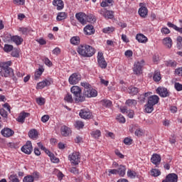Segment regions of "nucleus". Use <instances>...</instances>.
Returning a JSON list of instances; mask_svg holds the SVG:
<instances>
[{
	"mask_svg": "<svg viewBox=\"0 0 182 182\" xmlns=\"http://www.w3.org/2000/svg\"><path fill=\"white\" fill-rule=\"evenodd\" d=\"M127 106H129V107H132L133 106H136L137 105V101L135 100H128L126 101Z\"/></svg>",
	"mask_w": 182,
	"mask_h": 182,
	"instance_id": "nucleus-37",
	"label": "nucleus"
},
{
	"mask_svg": "<svg viewBox=\"0 0 182 182\" xmlns=\"http://www.w3.org/2000/svg\"><path fill=\"white\" fill-rule=\"evenodd\" d=\"M136 39L138 41V42H139V43H146V42L148 41L147 37L142 33L137 34Z\"/></svg>",
	"mask_w": 182,
	"mask_h": 182,
	"instance_id": "nucleus-23",
	"label": "nucleus"
},
{
	"mask_svg": "<svg viewBox=\"0 0 182 182\" xmlns=\"http://www.w3.org/2000/svg\"><path fill=\"white\" fill-rule=\"evenodd\" d=\"M43 70H45L43 68H39L38 70H37L35 73V75H34L35 79H39V77H41V76L43 73Z\"/></svg>",
	"mask_w": 182,
	"mask_h": 182,
	"instance_id": "nucleus-39",
	"label": "nucleus"
},
{
	"mask_svg": "<svg viewBox=\"0 0 182 182\" xmlns=\"http://www.w3.org/2000/svg\"><path fill=\"white\" fill-rule=\"evenodd\" d=\"M72 45H79L80 43V38L79 36H73L70 38Z\"/></svg>",
	"mask_w": 182,
	"mask_h": 182,
	"instance_id": "nucleus-31",
	"label": "nucleus"
},
{
	"mask_svg": "<svg viewBox=\"0 0 182 182\" xmlns=\"http://www.w3.org/2000/svg\"><path fill=\"white\" fill-rule=\"evenodd\" d=\"M84 97H96L97 96V91L95 89L87 88L84 90L83 95Z\"/></svg>",
	"mask_w": 182,
	"mask_h": 182,
	"instance_id": "nucleus-8",
	"label": "nucleus"
},
{
	"mask_svg": "<svg viewBox=\"0 0 182 182\" xmlns=\"http://www.w3.org/2000/svg\"><path fill=\"white\" fill-rule=\"evenodd\" d=\"M176 75H178V76H182V67L176 68L175 70Z\"/></svg>",
	"mask_w": 182,
	"mask_h": 182,
	"instance_id": "nucleus-60",
	"label": "nucleus"
},
{
	"mask_svg": "<svg viewBox=\"0 0 182 182\" xmlns=\"http://www.w3.org/2000/svg\"><path fill=\"white\" fill-rule=\"evenodd\" d=\"M68 159L72 164L77 166L80 163V154L79 152H73L68 156Z\"/></svg>",
	"mask_w": 182,
	"mask_h": 182,
	"instance_id": "nucleus-4",
	"label": "nucleus"
},
{
	"mask_svg": "<svg viewBox=\"0 0 182 182\" xmlns=\"http://www.w3.org/2000/svg\"><path fill=\"white\" fill-rule=\"evenodd\" d=\"M0 114L2 117L6 119L8 117V112H6L4 108L0 109Z\"/></svg>",
	"mask_w": 182,
	"mask_h": 182,
	"instance_id": "nucleus-51",
	"label": "nucleus"
},
{
	"mask_svg": "<svg viewBox=\"0 0 182 182\" xmlns=\"http://www.w3.org/2000/svg\"><path fill=\"white\" fill-rule=\"evenodd\" d=\"M154 110V106L153 105L147 104L145 105V112L146 113H151Z\"/></svg>",
	"mask_w": 182,
	"mask_h": 182,
	"instance_id": "nucleus-32",
	"label": "nucleus"
},
{
	"mask_svg": "<svg viewBox=\"0 0 182 182\" xmlns=\"http://www.w3.org/2000/svg\"><path fill=\"white\" fill-rule=\"evenodd\" d=\"M101 105L104 106V107H112V101L109 100H101Z\"/></svg>",
	"mask_w": 182,
	"mask_h": 182,
	"instance_id": "nucleus-34",
	"label": "nucleus"
},
{
	"mask_svg": "<svg viewBox=\"0 0 182 182\" xmlns=\"http://www.w3.org/2000/svg\"><path fill=\"white\" fill-rule=\"evenodd\" d=\"M46 86H50V81L49 80H44L37 84V89H43Z\"/></svg>",
	"mask_w": 182,
	"mask_h": 182,
	"instance_id": "nucleus-21",
	"label": "nucleus"
},
{
	"mask_svg": "<svg viewBox=\"0 0 182 182\" xmlns=\"http://www.w3.org/2000/svg\"><path fill=\"white\" fill-rule=\"evenodd\" d=\"M161 174V172L159 169H152L151 171V175L153 176L154 177H159Z\"/></svg>",
	"mask_w": 182,
	"mask_h": 182,
	"instance_id": "nucleus-41",
	"label": "nucleus"
},
{
	"mask_svg": "<svg viewBox=\"0 0 182 182\" xmlns=\"http://www.w3.org/2000/svg\"><path fill=\"white\" fill-rule=\"evenodd\" d=\"M178 181V176L176 173H169L166 176V178L162 182H177Z\"/></svg>",
	"mask_w": 182,
	"mask_h": 182,
	"instance_id": "nucleus-12",
	"label": "nucleus"
},
{
	"mask_svg": "<svg viewBox=\"0 0 182 182\" xmlns=\"http://www.w3.org/2000/svg\"><path fill=\"white\" fill-rule=\"evenodd\" d=\"M75 18L82 25H86V14L83 12L77 13L75 14Z\"/></svg>",
	"mask_w": 182,
	"mask_h": 182,
	"instance_id": "nucleus-13",
	"label": "nucleus"
},
{
	"mask_svg": "<svg viewBox=\"0 0 182 182\" xmlns=\"http://www.w3.org/2000/svg\"><path fill=\"white\" fill-rule=\"evenodd\" d=\"M85 35H93L95 33V28L92 25H87L84 28Z\"/></svg>",
	"mask_w": 182,
	"mask_h": 182,
	"instance_id": "nucleus-20",
	"label": "nucleus"
},
{
	"mask_svg": "<svg viewBox=\"0 0 182 182\" xmlns=\"http://www.w3.org/2000/svg\"><path fill=\"white\" fill-rule=\"evenodd\" d=\"M153 79L154 82H160V80H161V74H160V71L156 70L154 72Z\"/></svg>",
	"mask_w": 182,
	"mask_h": 182,
	"instance_id": "nucleus-29",
	"label": "nucleus"
},
{
	"mask_svg": "<svg viewBox=\"0 0 182 182\" xmlns=\"http://www.w3.org/2000/svg\"><path fill=\"white\" fill-rule=\"evenodd\" d=\"M174 87L177 92H181L182 90V85L180 82H175Z\"/></svg>",
	"mask_w": 182,
	"mask_h": 182,
	"instance_id": "nucleus-52",
	"label": "nucleus"
},
{
	"mask_svg": "<svg viewBox=\"0 0 182 182\" xmlns=\"http://www.w3.org/2000/svg\"><path fill=\"white\" fill-rule=\"evenodd\" d=\"M9 182H19V179L18 178V176L16 174L11 175L9 177Z\"/></svg>",
	"mask_w": 182,
	"mask_h": 182,
	"instance_id": "nucleus-42",
	"label": "nucleus"
},
{
	"mask_svg": "<svg viewBox=\"0 0 182 182\" xmlns=\"http://www.w3.org/2000/svg\"><path fill=\"white\" fill-rule=\"evenodd\" d=\"M85 21L87 22H96V17L93 14L86 15Z\"/></svg>",
	"mask_w": 182,
	"mask_h": 182,
	"instance_id": "nucleus-36",
	"label": "nucleus"
},
{
	"mask_svg": "<svg viewBox=\"0 0 182 182\" xmlns=\"http://www.w3.org/2000/svg\"><path fill=\"white\" fill-rule=\"evenodd\" d=\"M159 100H160V98L157 95H152L149 97L147 103L149 105H152V106H154L159 103Z\"/></svg>",
	"mask_w": 182,
	"mask_h": 182,
	"instance_id": "nucleus-17",
	"label": "nucleus"
},
{
	"mask_svg": "<svg viewBox=\"0 0 182 182\" xmlns=\"http://www.w3.org/2000/svg\"><path fill=\"white\" fill-rule=\"evenodd\" d=\"M53 5L57 6L58 11H62V9L64 6L63 1L62 0H53Z\"/></svg>",
	"mask_w": 182,
	"mask_h": 182,
	"instance_id": "nucleus-22",
	"label": "nucleus"
},
{
	"mask_svg": "<svg viewBox=\"0 0 182 182\" xmlns=\"http://www.w3.org/2000/svg\"><path fill=\"white\" fill-rule=\"evenodd\" d=\"M162 43L168 48V49H171V46H173V40H171V38L166 37L162 40Z\"/></svg>",
	"mask_w": 182,
	"mask_h": 182,
	"instance_id": "nucleus-18",
	"label": "nucleus"
},
{
	"mask_svg": "<svg viewBox=\"0 0 182 182\" xmlns=\"http://www.w3.org/2000/svg\"><path fill=\"white\" fill-rule=\"evenodd\" d=\"M143 130H141V129H138L135 131V136H137L138 137L143 136Z\"/></svg>",
	"mask_w": 182,
	"mask_h": 182,
	"instance_id": "nucleus-57",
	"label": "nucleus"
},
{
	"mask_svg": "<svg viewBox=\"0 0 182 182\" xmlns=\"http://www.w3.org/2000/svg\"><path fill=\"white\" fill-rule=\"evenodd\" d=\"M82 76L80 74L75 73L70 76L68 81L70 85H77V83L80 82Z\"/></svg>",
	"mask_w": 182,
	"mask_h": 182,
	"instance_id": "nucleus-7",
	"label": "nucleus"
},
{
	"mask_svg": "<svg viewBox=\"0 0 182 182\" xmlns=\"http://www.w3.org/2000/svg\"><path fill=\"white\" fill-rule=\"evenodd\" d=\"M151 161L157 167L161 163V156L157 154H154L151 158Z\"/></svg>",
	"mask_w": 182,
	"mask_h": 182,
	"instance_id": "nucleus-16",
	"label": "nucleus"
},
{
	"mask_svg": "<svg viewBox=\"0 0 182 182\" xmlns=\"http://www.w3.org/2000/svg\"><path fill=\"white\" fill-rule=\"evenodd\" d=\"M33 150V148L32 147V142L30 141H28L25 145H23L21 147V151L23 153H25V154H31Z\"/></svg>",
	"mask_w": 182,
	"mask_h": 182,
	"instance_id": "nucleus-10",
	"label": "nucleus"
},
{
	"mask_svg": "<svg viewBox=\"0 0 182 182\" xmlns=\"http://www.w3.org/2000/svg\"><path fill=\"white\" fill-rule=\"evenodd\" d=\"M36 103L39 105V106H43V105H45V98L43 97L36 98Z\"/></svg>",
	"mask_w": 182,
	"mask_h": 182,
	"instance_id": "nucleus-47",
	"label": "nucleus"
},
{
	"mask_svg": "<svg viewBox=\"0 0 182 182\" xmlns=\"http://www.w3.org/2000/svg\"><path fill=\"white\" fill-rule=\"evenodd\" d=\"M117 120L119 122V123H126V119L124 118V117H123V115L119 114L117 117Z\"/></svg>",
	"mask_w": 182,
	"mask_h": 182,
	"instance_id": "nucleus-50",
	"label": "nucleus"
},
{
	"mask_svg": "<svg viewBox=\"0 0 182 182\" xmlns=\"http://www.w3.org/2000/svg\"><path fill=\"white\" fill-rule=\"evenodd\" d=\"M64 100L68 103H73V97L70 93H68L66 96L64 97Z\"/></svg>",
	"mask_w": 182,
	"mask_h": 182,
	"instance_id": "nucleus-38",
	"label": "nucleus"
},
{
	"mask_svg": "<svg viewBox=\"0 0 182 182\" xmlns=\"http://www.w3.org/2000/svg\"><path fill=\"white\" fill-rule=\"evenodd\" d=\"M12 36H13L11 35L10 33H6V34H4L3 38L4 42H9V43L12 42Z\"/></svg>",
	"mask_w": 182,
	"mask_h": 182,
	"instance_id": "nucleus-35",
	"label": "nucleus"
},
{
	"mask_svg": "<svg viewBox=\"0 0 182 182\" xmlns=\"http://www.w3.org/2000/svg\"><path fill=\"white\" fill-rule=\"evenodd\" d=\"M129 95H137V93H139V88L133 86L129 87Z\"/></svg>",
	"mask_w": 182,
	"mask_h": 182,
	"instance_id": "nucleus-33",
	"label": "nucleus"
},
{
	"mask_svg": "<svg viewBox=\"0 0 182 182\" xmlns=\"http://www.w3.org/2000/svg\"><path fill=\"white\" fill-rule=\"evenodd\" d=\"M1 133L4 137H12L13 134H15V132L12 129L6 127L1 131Z\"/></svg>",
	"mask_w": 182,
	"mask_h": 182,
	"instance_id": "nucleus-14",
	"label": "nucleus"
},
{
	"mask_svg": "<svg viewBox=\"0 0 182 182\" xmlns=\"http://www.w3.org/2000/svg\"><path fill=\"white\" fill-rule=\"evenodd\" d=\"M77 52L84 58H90L95 53V48L89 45H80L77 48Z\"/></svg>",
	"mask_w": 182,
	"mask_h": 182,
	"instance_id": "nucleus-1",
	"label": "nucleus"
},
{
	"mask_svg": "<svg viewBox=\"0 0 182 182\" xmlns=\"http://www.w3.org/2000/svg\"><path fill=\"white\" fill-rule=\"evenodd\" d=\"M100 134H101L100 130H96L92 132V136L95 139H99V137H100Z\"/></svg>",
	"mask_w": 182,
	"mask_h": 182,
	"instance_id": "nucleus-46",
	"label": "nucleus"
},
{
	"mask_svg": "<svg viewBox=\"0 0 182 182\" xmlns=\"http://www.w3.org/2000/svg\"><path fill=\"white\" fill-rule=\"evenodd\" d=\"M50 161H52V163H59V159L56 158V156H55V154H53V156L51 155L50 156Z\"/></svg>",
	"mask_w": 182,
	"mask_h": 182,
	"instance_id": "nucleus-56",
	"label": "nucleus"
},
{
	"mask_svg": "<svg viewBox=\"0 0 182 182\" xmlns=\"http://www.w3.org/2000/svg\"><path fill=\"white\" fill-rule=\"evenodd\" d=\"M28 137L31 139H38V131L36 129H31L28 132Z\"/></svg>",
	"mask_w": 182,
	"mask_h": 182,
	"instance_id": "nucleus-30",
	"label": "nucleus"
},
{
	"mask_svg": "<svg viewBox=\"0 0 182 182\" xmlns=\"http://www.w3.org/2000/svg\"><path fill=\"white\" fill-rule=\"evenodd\" d=\"M108 173V176H112V174H118L119 171L117 169H109Z\"/></svg>",
	"mask_w": 182,
	"mask_h": 182,
	"instance_id": "nucleus-58",
	"label": "nucleus"
},
{
	"mask_svg": "<svg viewBox=\"0 0 182 182\" xmlns=\"http://www.w3.org/2000/svg\"><path fill=\"white\" fill-rule=\"evenodd\" d=\"M33 181H34L33 176L31 175L25 176L23 178V182H33Z\"/></svg>",
	"mask_w": 182,
	"mask_h": 182,
	"instance_id": "nucleus-49",
	"label": "nucleus"
},
{
	"mask_svg": "<svg viewBox=\"0 0 182 182\" xmlns=\"http://www.w3.org/2000/svg\"><path fill=\"white\" fill-rule=\"evenodd\" d=\"M11 42H14L17 46L22 45V42H23V38L18 36H13L11 38Z\"/></svg>",
	"mask_w": 182,
	"mask_h": 182,
	"instance_id": "nucleus-25",
	"label": "nucleus"
},
{
	"mask_svg": "<svg viewBox=\"0 0 182 182\" xmlns=\"http://www.w3.org/2000/svg\"><path fill=\"white\" fill-rule=\"evenodd\" d=\"M143 63H144V60H141V61L135 62L134 65L133 70L134 73L136 75H140L141 73V68H143Z\"/></svg>",
	"mask_w": 182,
	"mask_h": 182,
	"instance_id": "nucleus-11",
	"label": "nucleus"
},
{
	"mask_svg": "<svg viewBox=\"0 0 182 182\" xmlns=\"http://www.w3.org/2000/svg\"><path fill=\"white\" fill-rule=\"evenodd\" d=\"M32 177L33 178V179L35 178L36 180H38L39 177H41V173H39V172L38 171H34L33 173Z\"/></svg>",
	"mask_w": 182,
	"mask_h": 182,
	"instance_id": "nucleus-59",
	"label": "nucleus"
},
{
	"mask_svg": "<svg viewBox=\"0 0 182 182\" xmlns=\"http://www.w3.org/2000/svg\"><path fill=\"white\" fill-rule=\"evenodd\" d=\"M11 56H13V58H19V53H18V50H14L11 52Z\"/></svg>",
	"mask_w": 182,
	"mask_h": 182,
	"instance_id": "nucleus-62",
	"label": "nucleus"
},
{
	"mask_svg": "<svg viewBox=\"0 0 182 182\" xmlns=\"http://www.w3.org/2000/svg\"><path fill=\"white\" fill-rule=\"evenodd\" d=\"M139 14L141 18H146L147 16L148 10L146 7L142 6L139 9Z\"/></svg>",
	"mask_w": 182,
	"mask_h": 182,
	"instance_id": "nucleus-26",
	"label": "nucleus"
},
{
	"mask_svg": "<svg viewBox=\"0 0 182 182\" xmlns=\"http://www.w3.org/2000/svg\"><path fill=\"white\" fill-rule=\"evenodd\" d=\"M68 18V14L65 12H60L57 15V21L60 22V21H63Z\"/></svg>",
	"mask_w": 182,
	"mask_h": 182,
	"instance_id": "nucleus-27",
	"label": "nucleus"
},
{
	"mask_svg": "<svg viewBox=\"0 0 182 182\" xmlns=\"http://www.w3.org/2000/svg\"><path fill=\"white\" fill-rule=\"evenodd\" d=\"M71 93L74 95L76 103L85 102V96L82 95V89L78 86H73L70 89Z\"/></svg>",
	"mask_w": 182,
	"mask_h": 182,
	"instance_id": "nucleus-3",
	"label": "nucleus"
},
{
	"mask_svg": "<svg viewBox=\"0 0 182 182\" xmlns=\"http://www.w3.org/2000/svg\"><path fill=\"white\" fill-rule=\"evenodd\" d=\"M4 52H11L14 50V46L9 44H5L4 48Z\"/></svg>",
	"mask_w": 182,
	"mask_h": 182,
	"instance_id": "nucleus-43",
	"label": "nucleus"
},
{
	"mask_svg": "<svg viewBox=\"0 0 182 182\" xmlns=\"http://www.w3.org/2000/svg\"><path fill=\"white\" fill-rule=\"evenodd\" d=\"M79 116L81 119H90L92 117V113L89 109H81Z\"/></svg>",
	"mask_w": 182,
	"mask_h": 182,
	"instance_id": "nucleus-15",
	"label": "nucleus"
},
{
	"mask_svg": "<svg viewBox=\"0 0 182 182\" xmlns=\"http://www.w3.org/2000/svg\"><path fill=\"white\" fill-rule=\"evenodd\" d=\"M133 141V139L127 137L124 139V144H126L127 146H130V144H132V142Z\"/></svg>",
	"mask_w": 182,
	"mask_h": 182,
	"instance_id": "nucleus-55",
	"label": "nucleus"
},
{
	"mask_svg": "<svg viewBox=\"0 0 182 182\" xmlns=\"http://www.w3.org/2000/svg\"><path fill=\"white\" fill-rule=\"evenodd\" d=\"M156 93L161 97H168L170 96V92H168L167 88L164 87H159L156 89Z\"/></svg>",
	"mask_w": 182,
	"mask_h": 182,
	"instance_id": "nucleus-9",
	"label": "nucleus"
},
{
	"mask_svg": "<svg viewBox=\"0 0 182 182\" xmlns=\"http://www.w3.org/2000/svg\"><path fill=\"white\" fill-rule=\"evenodd\" d=\"M61 134L64 136V137H68L69 134H70V129L66 125H63L61 129Z\"/></svg>",
	"mask_w": 182,
	"mask_h": 182,
	"instance_id": "nucleus-24",
	"label": "nucleus"
},
{
	"mask_svg": "<svg viewBox=\"0 0 182 182\" xmlns=\"http://www.w3.org/2000/svg\"><path fill=\"white\" fill-rule=\"evenodd\" d=\"M114 31V27H107L103 28L102 32L104 33H112V32H113Z\"/></svg>",
	"mask_w": 182,
	"mask_h": 182,
	"instance_id": "nucleus-44",
	"label": "nucleus"
},
{
	"mask_svg": "<svg viewBox=\"0 0 182 182\" xmlns=\"http://www.w3.org/2000/svg\"><path fill=\"white\" fill-rule=\"evenodd\" d=\"M112 2H113V0H103L100 5L102 8H106V6H109Z\"/></svg>",
	"mask_w": 182,
	"mask_h": 182,
	"instance_id": "nucleus-40",
	"label": "nucleus"
},
{
	"mask_svg": "<svg viewBox=\"0 0 182 182\" xmlns=\"http://www.w3.org/2000/svg\"><path fill=\"white\" fill-rule=\"evenodd\" d=\"M81 86L82 87H85V89H90L91 86L87 82H81Z\"/></svg>",
	"mask_w": 182,
	"mask_h": 182,
	"instance_id": "nucleus-64",
	"label": "nucleus"
},
{
	"mask_svg": "<svg viewBox=\"0 0 182 182\" xmlns=\"http://www.w3.org/2000/svg\"><path fill=\"white\" fill-rule=\"evenodd\" d=\"M136 173L133 171H131V170H129L127 171V175H128V177H130V178H136Z\"/></svg>",
	"mask_w": 182,
	"mask_h": 182,
	"instance_id": "nucleus-54",
	"label": "nucleus"
},
{
	"mask_svg": "<svg viewBox=\"0 0 182 182\" xmlns=\"http://www.w3.org/2000/svg\"><path fill=\"white\" fill-rule=\"evenodd\" d=\"M14 2L16 5H24L25 0H14Z\"/></svg>",
	"mask_w": 182,
	"mask_h": 182,
	"instance_id": "nucleus-61",
	"label": "nucleus"
},
{
	"mask_svg": "<svg viewBox=\"0 0 182 182\" xmlns=\"http://www.w3.org/2000/svg\"><path fill=\"white\" fill-rule=\"evenodd\" d=\"M97 62L98 65L102 69H106L107 68V62L105 60V57L103 56V53L99 52L97 55Z\"/></svg>",
	"mask_w": 182,
	"mask_h": 182,
	"instance_id": "nucleus-6",
	"label": "nucleus"
},
{
	"mask_svg": "<svg viewBox=\"0 0 182 182\" xmlns=\"http://www.w3.org/2000/svg\"><path fill=\"white\" fill-rule=\"evenodd\" d=\"M11 65H12V61L0 63V76L9 77L11 75H14V70L10 68Z\"/></svg>",
	"mask_w": 182,
	"mask_h": 182,
	"instance_id": "nucleus-2",
	"label": "nucleus"
},
{
	"mask_svg": "<svg viewBox=\"0 0 182 182\" xmlns=\"http://www.w3.org/2000/svg\"><path fill=\"white\" fill-rule=\"evenodd\" d=\"M117 170L118 174L120 176V177H124V176L126 174V166L120 165Z\"/></svg>",
	"mask_w": 182,
	"mask_h": 182,
	"instance_id": "nucleus-28",
	"label": "nucleus"
},
{
	"mask_svg": "<svg viewBox=\"0 0 182 182\" xmlns=\"http://www.w3.org/2000/svg\"><path fill=\"white\" fill-rule=\"evenodd\" d=\"M30 116L31 114L28 112H21L17 118V122H18V123H25V119H26V117H29Z\"/></svg>",
	"mask_w": 182,
	"mask_h": 182,
	"instance_id": "nucleus-19",
	"label": "nucleus"
},
{
	"mask_svg": "<svg viewBox=\"0 0 182 182\" xmlns=\"http://www.w3.org/2000/svg\"><path fill=\"white\" fill-rule=\"evenodd\" d=\"M167 66L170 68H176L177 66V62L175 60H169L167 62Z\"/></svg>",
	"mask_w": 182,
	"mask_h": 182,
	"instance_id": "nucleus-48",
	"label": "nucleus"
},
{
	"mask_svg": "<svg viewBox=\"0 0 182 182\" xmlns=\"http://www.w3.org/2000/svg\"><path fill=\"white\" fill-rule=\"evenodd\" d=\"M98 12L104 16L105 19H113L114 18V13L112 11L107 10L106 9H101Z\"/></svg>",
	"mask_w": 182,
	"mask_h": 182,
	"instance_id": "nucleus-5",
	"label": "nucleus"
},
{
	"mask_svg": "<svg viewBox=\"0 0 182 182\" xmlns=\"http://www.w3.org/2000/svg\"><path fill=\"white\" fill-rule=\"evenodd\" d=\"M48 120H49V115H44L41 117V122H43V123H46Z\"/></svg>",
	"mask_w": 182,
	"mask_h": 182,
	"instance_id": "nucleus-63",
	"label": "nucleus"
},
{
	"mask_svg": "<svg viewBox=\"0 0 182 182\" xmlns=\"http://www.w3.org/2000/svg\"><path fill=\"white\" fill-rule=\"evenodd\" d=\"M85 127V124L82 121H76L75 122V127L77 129H83Z\"/></svg>",
	"mask_w": 182,
	"mask_h": 182,
	"instance_id": "nucleus-45",
	"label": "nucleus"
},
{
	"mask_svg": "<svg viewBox=\"0 0 182 182\" xmlns=\"http://www.w3.org/2000/svg\"><path fill=\"white\" fill-rule=\"evenodd\" d=\"M161 32L163 35H168L170 33V29L167 27H164L161 29Z\"/></svg>",
	"mask_w": 182,
	"mask_h": 182,
	"instance_id": "nucleus-53",
	"label": "nucleus"
}]
</instances>
